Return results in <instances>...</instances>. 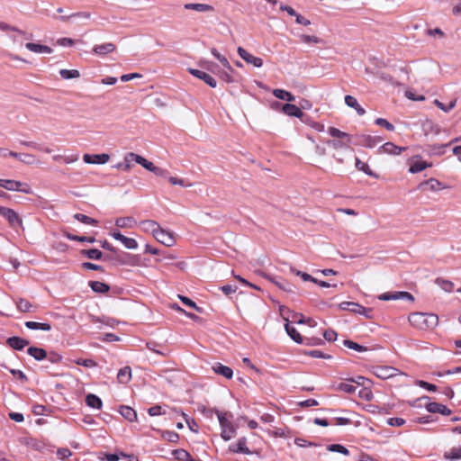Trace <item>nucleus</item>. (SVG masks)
<instances>
[{"label":"nucleus","instance_id":"f8f14e48","mask_svg":"<svg viewBox=\"0 0 461 461\" xmlns=\"http://www.w3.org/2000/svg\"><path fill=\"white\" fill-rule=\"evenodd\" d=\"M398 370L392 366H377L375 368L374 374L381 379H388L396 375Z\"/></svg>","mask_w":461,"mask_h":461},{"label":"nucleus","instance_id":"f03ea898","mask_svg":"<svg viewBox=\"0 0 461 461\" xmlns=\"http://www.w3.org/2000/svg\"><path fill=\"white\" fill-rule=\"evenodd\" d=\"M328 132L333 139L327 140L326 143L333 149H347L350 147L351 136L347 132L335 127H329Z\"/></svg>","mask_w":461,"mask_h":461},{"label":"nucleus","instance_id":"6e6552de","mask_svg":"<svg viewBox=\"0 0 461 461\" xmlns=\"http://www.w3.org/2000/svg\"><path fill=\"white\" fill-rule=\"evenodd\" d=\"M237 52L239 56L247 63L251 64L256 68H261L263 66V59L261 58L253 56L242 47H239L237 49Z\"/></svg>","mask_w":461,"mask_h":461},{"label":"nucleus","instance_id":"5fc2aeb1","mask_svg":"<svg viewBox=\"0 0 461 461\" xmlns=\"http://www.w3.org/2000/svg\"><path fill=\"white\" fill-rule=\"evenodd\" d=\"M344 346L350 348V349H354L357 352H364V351H366V348L362 346V345H359L352 340H348V339H346L344 340L343 342Z\"/></svg>","mask_w":461,"mask_h":461},{"label":"nucleus","instance_id":"0eeeda50","mask_svg":"<svg viewBox=\"0 0 461 461\" xmlns=\"http://www.w3.org/2000/svg\"><path fill=\"white\" fill-rule=\"evenodd\" d=\"M339 308L343 311H349V312H355V313H357L360 315H364L367 318L371 317L370 313H371L372 310L367 309L357 303L342 302L339 303Z\"/></svg>","mask_w":461,"mask_h":461},{"label":"nucleus","instance_id":"9b49d317","mask_svg":"<svg viewBox=\"0 0 461 461\" xmlns=\"http://www.w3.org/2000/svg\"><path fill=\"white\" fill-rule=\"evenodd\" d=\"M111 235L114 240L122 242L128 249H135L138 248V242L132 238L125 237L119 231H113Z\"/></svg>","mask_w":461,"mask_h":461},{"label":"nucleus","instance_id":"680f3d73","mask_svg":"<svg viewBox=\"0 0 461 461\" xmlns=\"http://www.w3.org/2000/svg\"><path fill=\"white\" fill-rule=\"evenodd\" d=\"M375 122L376 125L384 127L389 131H394V126L384 118H377Z\"/></svg>","mask_w":461,"mask_h":461},{"label":"nucleus","instance_id":"a878e982","mask_svg":"<svg viewBox=\"0 0 461 461\" xmlns=\"http://www.w3.org/2000/svg\"><path fill=\"white\" fill-rule=\"evenodd\" d=\"M128 158H134V161L136 163L141 165L144 168H146L147 170H149L150 172H153L156 167V166L152 162L147 160L145 158H143L140 155H138V154L137 155H129Z\"/></svg>","mask_w":461,"mask_h":461},{"label":"nucleus","instance_id":"052dcab7","mask_svg":"<svg viewBox=\"0 0 461 461\" xmlns=\"http://www.w3.org/2000/svg\"><path fill=\"white\" fill-rule=\"evenodd\" d=\"M328 449L332 452H339L345 456L349 454L348 450L342 445L339 444H332L328 447Z\"/></svg>","mask_w":461,"mask_h":461},{"label":"nucleus","instance_id":"bb28decb","mask_svg":"<svg viewBox=\"0 0 461 461\" xmlns=\"http://www.w3.org/2000/svg\"><path fill=\"white\" fill-rule=\"evenodd\" d=\"M117 379L121 384H128L131 379V369L130 366L121 368L117 374Z\"/></svg>","mask_w":461,"mask_h":461},{"label":"nucleus","instance_id":"2eb2a0df","mask_svg":"<svg viewBox=\"0 0 461 461\" xmlns=\"http://www.w3.org/2000/svg\"><path fill=\"white\" fill-rule=\"evenodd\" d=\"M25 48L34 53L38 54H50L52 53V49L49 46L39 44V43H33V42H28L25 44Z\"/></svg>","mask_w":461,"mask_h":461},{"label":"nucleus","instance_id":"13d9d810","mask_svg":"<svg viewBox=\"0 0 461 461\" xmlns=\"http://www.w3.org/2000/svg\"><path fill=\"white\" fill-rule=\"evenodd\" d=\"M74 218L85 224H96L97 221L82 213H76Z\"/></svg>","mask_w":461,"mask_h":461},{"label":"nucleus","instance_id":"a211bd4d","mask_svg":"<svg viewBox=\"0 0 461 461\" xmlns=\"http://www.w3.org/2000/svg\"><path fill=\"white\" fill-rule=\"evenodd\" d=\"M419 187L420 189L427 187L429 190H430L432 192H436V191H439V190L443 189L445 186L438 180H437L435 178H429V180L420 183Z\"/></svg>","mask_w":461,"mask_h":461},{"label":"nucleus","instance_id":"ddd939ff","mask_svg":"<svg viewBox=\"0 0 461 461\" xmlns=\"http://www.w3.org/2000/svg\"><path fill=\"white\" fill-rule=\"evenodd\" d=\"M116 47L112 42H106L100 45H95L93 48V52L98 56H104L115 50Z\"/></svg>","mask_w":461,"mask_h":461},{"label":"nucleus","instance_id":"a18cd8bd","mask_svg":"<svg viewBox=\"0 0 461 461\" xmlns=\"http://www.w3.org/2000/svg\"><path fill=\"white\" fill-rule=\"evenodd\" d=\"M212 54L221 63V65L229 71H233L228 59L222 56L216 49H212Z\"/></svg>","mask_w":461,"mask_h":461},{"label":"nucleus","instance_id":"ea45409f","mask_svg":"<svg viewBox=\"0 0 461 461\" xmlns=\"http://www.w3.org/2000/svg\"><path fill=\"white\" fill-rule=\"evenodd\" d=\"M444 458L449 461L461 459V447H452L444 453Z\"/></svg>","mask_w":461,"mask_h":461},{"label":"nucleus","instance_id":"aec40b11","mask_svg":"<svg viewBox=\"0 0 461 461\" xmlns=\"http://www.w3.org/2000/svg\"><path fill=\"white\" fill-rule=\"evenodd\" d=\"M345 104L350 107L356 110L357 113L359 116H362L366 113L365 109L358 104L357 98H355L352 95H346L345 96Z\"/></svg>","mask_w":461,"mask_h":461},{"label":"nucleus","instance_id":"774afa93","mask_svg":"<svg viewBox=\"0 0 461 461\" xmlns=\"http://www.w3.org/2000/svg\"><path fill=\"white\" fill-rule=\"evenodd\" d=\"M57 455L60 459H66L71 456L72 452L68 448L62 447L57 450Z\"/></svg>","mask_w":461,"mask_h":461},{"label":"nucleus","instance_id":"423d86ee","mask_svg":"<svg viewBox=\"0 0 461 461\" xmlns=\"http://www.w3.org/2000/svg\"><path fill=\"white\" fill-rule=\"evenodd\" d=\"M159 243L172 247L176 244L175 234L167 230H165L159 226L158 230L154 233L153 236Z\"/></svg>","mask_w":461,"mask_h":461},{"label":"nucleus","instance_id":"6e6d98bb","mask_svg":"<svg viewBox=\"0 0 461 461\" xmlns=\"http://www.w3.org/2000/svg\"><path fill=\"white\" fill-rule=\"evenodd\" d=\"M66 237L70 240H77L80 242H89L94 243L95 241V239L93 237H85V236H77L70 233H67Z\"/></svg>","mask_w":461,"mask_h":461},{"label":"nucleus","instance_id":"a19ab883","mask_svg":"<svg viewBox=\"0 0 461 461\" xmlns=\"http://www.w3.org/2000/svg\"><path fill=\"white\" fill-rule=\"evenodd\" d=\"M25 327L30 330H41L45 331H49L51 330V326L49 323H41L32 321H26Z\"/></svg>","mask_w":461,"mask_h":461},{"label":"nucleus","instance_id":"f257e3e1","mask_svg":"<svg viewBox=\"0 0 461 461\" xmlns=\"http://www.w3.org/2000/svg\"><path fill=\"white\" fill-rule=\"evenodd\" d=\"M410 323L419 330H432L438 324V317L433 313L413 312L409 316Z\"/></svg>","mask_w":461,"mask_h":461},{"label":"nucleus","instance_id":"7ed1b4c3","mask_svg":"<svg viewBox=\"0 0 461 461\" xmlns=\"http://www.w3.org/2000/svg\"><path fill=\"white\" fill-rule=\"evenodd\" d=\"M217 418L219 420V423L221 429V436L225 440L228 441L231 439L236 434V429L232 425L230 418H232L231 414L227 412H221L220 411H216Z\"/></svg>","mask_w":461,"mask_h":461},{"label":"nucleus","instance_id":"5701e85b","mask_svg":"<svg viewBox=\"0 0 461 461\" xmlns=\"http://www.w3.org/2000/svg\"><path fill=\"white\" fill-rule=\"evenodd\" d=\"M184 8L201 13L212 12L214 10L212 5L207 4H185Z\"/></svg>","mask_w":461,"mask_h":461},{"label":"nucleus","instance_id":"e433bc0d","mask_svg":"<svg viewBox=\"0 0 461 461\" xmlns=\"http://www.w3.org/2000/svg\"><path fill=\"white\" fill-rule=\"evenodd\" d=\"M27 352L30 356H32V357L39 361L47 357V352L41 348L30 347L27 349Z\"/></svg>","mask_w":461,"mask_h":461},{"label":"nucleus","instance_id":"c756f323","mask_svg":"<svg viewBox=\"0 0 461 461\" xmlns=\"http://www.w3.org/2000/svg\"><path fill=\"white\" fill-rule=\"evenodd\" d=\"M355 166L357 170L364 172L367 176L378 178V175L374 173L370 167L366 163L361 161L358 158H355Z\"/></svg>","mask_w":461,"mask_h":461},{"label":"nucleus","instance_id":"72a5a7b5","mask_svg":"<svg viewBox=\"0 0 461 461\" xmlns=\"http://www.w3.org/2000/svg\"><path fill=\"white\" fill-rule=\"evenodd\" d=\"M129 155H137L134 152L126 153L123 158V162L117 163L113 166L114 168L122 169L124 171H129L131 168V162L134 161V158H128Z\"/></svg>","mask_w":461,"mask_h":461},{"label":"nucleus","instance_id":"4be33fe9","mask_svg":"<svg viewBox=\"0 0 461 461\" xmlns=\"http://www.w3.org/2000/svg\"><path fill=\"white\" fill-rule=\"evenodd\" d=\"M263 276L266 277L267 279H268L269 281H271L272 283H274L280 289H283V290H285L286 292H290V293L294 292V286L287 281H285V280L277 281L276 278L271 277L266 274H263Z\"/></svg>","mask_w":461,"mask_h":461},{"label":"nucleus","instance_id":"473e14b6","mask_svg":"<svg viewBox=\"0 0 461 461\" xmlns=\"http://www.w3.org/2000/svg\"><path fill=\"white\" fill-rule=\"evenodd\" d=\"M86 403L87 406L100 410L103 406L102 400L95 394L89 393L86 397Z\"/></svg>","mask_w":461,"mask_h":461},{"label":"nucleus","instance_id":"e2e57ef3","mask_svg":"<svg viewBox=\"0 0 461 461\" xmlns=\"http://www.w3.org/2000/svg\"><path fill=\"white\" fill-rule=\"evenodd\" d=\"M300 38H301V41L304 43L318 44V43L321 42V40L320 38L313 36V35H302Z\"/></svg>","mask_w":461,"mask_h":461},{"label":"nucleus","instance_id":"de8ad7c7","mask_svg":"<svg viewBox=\"0 0 461 461\" xmlns=\"http://www.w3.org/2000/svg\"><path fill=\"white\" fill-rule=\"evenodd\" d=\"M16 306L18 308L19 311H21L22 312H30L32 311V304L25 300V299H19L17 302H16Z\"/></svg>","mask_w":461,"mask_h":461},{"label":"nucleus","instance_id":"39448f33","mask_svg":"<svg viewBox=\"0 0 461 461\" xmlns=\"http://www.w3.org/2000/svg\"><path fill=\"white\" fill-rule=\"evenodd\" d=\"M0 215L8 221L11 227L19 226L23 228L22 218L13 209L0 206Z\"/></svg>","mask_w":461,"mask_h":461},{"label":"nucleus","instance_id":"4c0bfd02","mask_svg":"<svg viewBox=\"0 0 461 461\" xmlns=\"http://www.w3.org/2000/svg\"><path fill=\"white\" fill-rule=\"evenodd\" d=\"M429 167H431V164H429L426 161H422V160L414 161L411 165V167L409 168V172L411 174H416V173L421 172L422 170H424Z\"/></svg>","mask_w":461,"mask_h":461},{"label":"nucleus","instance_id":"1a4fd4ad","mask_svg":"<svg viewBox=\"0 0 461 461\" xmlns=\"http://www.w3.org/2000/svg\"><path fill=\"white\" fill-rule=\"evenodd\" d=\"M110 159V156L105 153L102 154H85L83 156V160L86 164H99L104 165L106 164Z\"/></svg>","mask_w":461,"mask_h":461},{"label":"nucleus","instance_id":"c9c22d12","mask_svg":"<svg viewBox=\"0 0 461 461\" xmlns=\"http://www.w3.org/2000/svg\"><path fill=\"white\" fill-rule=\"evenodd\" d=\"M272 94L275 97L280 100H286L288 102H294L295 100V96L294 95L284 89H274Z\"/></svg>","mask_w":461,"mask_h":461},{"label":"nucleus","instance_id":"69168bd1","mask_svg":"<svg viewBox=\"0 0 461 461\" xmlns=\"http://www.w3.org/2000/svg\"><path fill=\"white\" fill-rule=\"evenodd\" d=\"M75 363L79 366H83L86 367H95L96 366V363L92 359H82L78 358L75 360Z\"/></svg>","mask_w":461,"mask_h":461},{"label":"nucleus","instance_id":"7c9ffc66","mask_svg":"<svg viewBox=\"0 0 461 461\" xmlns=\"http://www.w3.org/2000/svg\"><path fill=\"white\" fill-rule=\"evenodd\" d=\"M8 345L16 350H22L29 342L19 337H12L7 339Z\"/></svg>","mask_w":461,"mask_h":461},{"label":"nucleus","instance_id":"0e129e2a","mask_svg":"<svg viewBox=\"0 0 461 461\" xmlns=\"http://www.w3.org/2000/svg\"><path fill=\"white\" fill-rule=\"evenodd\" d=\"M416 384L419 385L421 388H424L430 392H435L437 390V386L435 384H429L428 382H425L423 380H419L416 382Z\"/></svg>","mask_w":461,"mask_h":461},{"label":"nucleus","instance_id":"3c124183","mask_svg":"<svg viewBox=\"0 0 461 461\" xmlns=\"http://www.w3.org/2000/svg\"><path fill=\"white\" fill-rule=\"evenodd\" d=\"M393 300H408L410 302L414 301V297L409 292L396 291L393 292Z\"/></svg>","mask_w":461,"mask_h":461},{"label":"nucleus","instance_id":"f3484780","mask_svg":"<svg viewBox=\"0 0 461 461\" xmlns=\"http://www.w3.org/2000/svg\"><path fill=\"white\" fill-rule=\"evenodd\" d=\"M212 370L215 374L222 375L227 379H230L233 376L232 369L227 366L221 364V363H215L212 366Z\"/></svg>","mask_w":461,"mask_h":461},{"label":"nucleus","instance_id":"393cba45","mask_svg":"<svg viewBox=\"0 0 461 461\" xmlns=\"http://www.w3.org/2000/svg\"><path fill=\"white\" fill-rule=\"evenodd\" d=\"M121 415L125 418L130 422H133L137 420V413L136 411L131 408L130 406L122 405L119 410Z\"/></svg>","mask_w":461,"mask_h":461},{"label":"nucleus","instance_id":"dca6fc26","mask_svg":"<svg viewBox=\"0 0 461 461\" xmlns=\"http://www.w3.org/2000/svg\"><path fill=\"white\" fill-rule=\"evenodd\" d=\"M426 410L431 413H440L442 415H449L451 413L450 409L446 405L438 402H429L426 405Z\"/></svg>","mask_w":461,"mask_h":461},{"label":"nucleus","instance_id":"c85d7f7f","mask_svg":"<svg viewBox=\"0 0 461 461\" xmlns=\"http://www.w3.org/2000/svg\"><path fill=\"white\" fill-rule=\"evenodd\" d=\"M285 321L286 322H285V328L286 333L295 342L302 343L303 339H302V336L300 335V333L296 330V329L294 327H293L290 324L288 319H285Z\"/></svg>","mask_w":461,"mask_h":461},{"label":"nucleus","instance_id":"8fccbe9b","mask_svg":"<svg viewBox=\"0 0 461 461\" xmlns=\"http://www.w3.org/2000/svg\"><path fill=\"white\" fill-rule=\"evenodd\" d=\"M434 104L439 108L440 110H442L443 112L445 113H448L450 110H452L456 104V100H452L448 104H443L442 102H440L439 100L438 99H435L434 100Z\"/></svg>","mask_w":461,"mask_h":461},{"label":"nucleus","instance_id":"4468645a","mask_svg":"<svg viewBox=\"0 0 461 461\" xmlns=\"http://www.w3.org/2000/svg\"><path fill=\"white\" fill-rule=\"evenodd\" d=\"M282 112L291 117H296V118H303V111L296 106L295 104H285L282 106Z\"/></svg>","mask_w":461,"mask_h":461},{"label":"nucleus","instance_id":"09e8293b","mask_svg":"<svg viewBox=\"0 0 461 461\" xmlns=\"http://www.w3.org/2000/svg\"><path fill=\"white\" fill-rule=\"evenodd\" d=\"M59 74L63 79H72L80 77V73L77 69H61Z\"/></svg>","mask_w":461,"mask_h":461},{"label":"nucleus","instance_id":"f704fd0d","mask_svg":"<svg viewBox=\"0 0 461 461\" xmlns=\"http://www.w3.org/2000/svg\"><path fill=\"white\" fill-rule=\"evenodd\" d=\"M52 159L56 162H63L66 164H71L78 160V155L77 154H71V155H53Z\"/></svg>","mask_w":461,"mask_h":461},{"label":"nucleus","instance_id":"864d4df0","mask_svg":"<svg viewBox=\"0 0 461 461\" xmlns=\"http://www.w3.org/2000/svg\"><path fill=\"white\" fill-rule=\"evenodd\" d=\"M290 272L300 276L303 281L307 282V281H310V282H317V279L312 277L311 275L307 274V273H304V272H302L300 270H296L295 268L294 267H290Z\"/></svg>","mask_w":461,"mask_h":461},{"label":"nucleus","instance_id":"338daca9","mask_svg":"<svg viewBox=\"0 0 461 461\" xmlns=\"http://www.w3.org/2000/svg\"><path fill=\"white\" fill-rule=\"evenodd\" d=\"M386 422L390 426L401 427L405 423V420L402 418H389Z\"/></svg>","mask_w":461,"mask_h":461},{"label":"nucleus","instance_id":"6ab92c4d","mask_svg":"<svg viewBox=\"0 0 461 461\" xmlns=\"http://www.w3.org/2000/svg\"><path fill=\"white\" fill-rule=\"evenodd\" d=\"M159 224L153 220H144L140 222V227L141 230L145 232H150L153 236L154 233L158 230Z\"/></svg>","mask_w":461,"mask_h":461},{"label":"nucleus","instance_id":"79ce46f5","mask_svg":"<svg viewBox=\"0 0 461 461\" xmlns=\"http://www.w3.org/2000/svg\"><path fill=\"white\" fill-rule=\"evenodd\" d=\"M18 159L25 165L40 164V161L36 158V157L29 153H20Z\"/></svg>","mask_w":461,"mask_h":461},{"label":"nucleus","instance_id":"412c9836","mask_svg":"<svg viewBox=\"0 0 461 461\" xmlns=\"http://www.w3.org/2000/svg\"><path fill=\"white\" fill-rule=\"evenodd\" d=\"M404 149L405 148L398 147L392 142H386L380 147L379 151L392 155H399Z\"/></svg>","mask_w":461,"mask_h":461},{"label":"nucleus","instance_id":"9d476101","mask_svg":"<svg viewBox=\"0 0 461 461\" xmlns=\"http://www.w3.org/2000/svg\"><path fill=\"white\" fill-rule=\"evenodd\" d=\"M188 71L194 77L203 80L209 86H211L212 88H215L217 86L216 80L212 76L207 74L206 72H203L202 70L195 69V68H188Z\"/></svg>","mask_w":461,"mask_h":461},{"label":"nucleus","instance_id":"b1692460","mask_svg":"<svg viewBox=\"0 0 461 461\" xmlns=\"http://www.w3.org/2000/svg\"><path fill=\"white\" fill-rule=\"evenodd\" d=\"M136 224V220L131 216L121 217L115 221V225L121 229L133 228Z\"/></svg>","mask_w":461,"mask_h":461},{"label":"nucleus","instance_id":"58836bf2","mask_svg":"<svg viewBox=\"0 0 461 461\" xmlns=\"http://www.w3.org/2000/svg\"><path fill=\"white\" fill-rule=\"evenodd\" d=\"M381 141H382V140L376 136L364 135L362 137V144L365 147L370 148V149L375 147Z\"/></svg>","mask_w":461,"mask_h":461},{"label":"nucleus","instance_id":"c03bdc74","mask_svg":"<svg viewBox=\"0 0 461 461\" xmlns=\"http://www.w3.org/2000/svg\"><path fill=\"white\" fill-rule=\"evenodd\" d=\"M82 255L86 256V258L90 259L98 260L101 259L103 253L101 250L96 249H83L81 251Z\"/></svg>","mask_w":461,"mask_h":461},{"label":"nucleus","instance_id":"20e7f679","mask_svg":"<svg viewBox=\"0 0 461 461\" xmlns=\"http://www.w3.org/2000/svg\"><path fill=\"white\" fill-rule=\"evenodd\" d=\"M0 187L8 191H16L23 194H32V190L27 183L12 180V179H0Z\"/></svg>","mask_w":461,"mask_h":461},{"label":"nucleus","instance_id":"49530a36","mask_svg":"<svg viewBox=\"0 0 461 461\" xmlns=\"http://www.w3.org/2000/svg\"><path fill=\"white\" fill-rule=\"evenodd\" d=\"M435 283L445 292L450 293L454 289V284L451 281L443 278H437Z\"/></svg>","mask_w":461,"mask_h":461},{"label":"nucleus","instance_id":"4d7b16f0","mask_svg":"<svg viewBox=\"0 0 461 461\" xmlns=\"http://www.w3.org/2000/svg\"><path fill=\"white\" fill-rule=\"evenodd\" d=\"M338 389L342 392H345L347 393H355L357 387L354 384H352V383L349 381V382L340 383L338 385Z\"/></svg>","mask_w":461,"mask_h":461},{"label":"nucleus","instance_id":"2f4dec72","mask_svg":"<svg viewBox=\"0 0 461 461\" xmlns=\"http://www.w3.org/2000/svg\"><path fill=\"white\" fill-rule=\"evenodd\" d=\"M89 286L97 294H106L110 290V286L107 284L100 281H90Z\"/></svg>","mask_w":461,"mask_h":461},{"label":"nucleus","instance_id":"603ef678","mask_svg":"<svg viewBox=\"0 0 461 461\" xmlns=\"http://www.w3.org/2000/svg\"><path fill=\"white\" fill-rule=\"evenodd\" d=\"M0 31H3V32L13 31V32H18L19 34H21L23 36H25L26 39H30V37L27 36L25 32L18 29L17 27L11 26L8 23H4V22H0Z\"/></svg>","mask_w":461,"mask_h":461},{"label":"nucleus","instance_id":"bf43d9fd","mask_svg":"<svg viewBox=\"0 0 461 461\" xmlns=\"http://www.w3.org/2000/svg\"><path fill=\"white\" fill-rule=\"evenodd\" d=\"M175 457L178 460L184 461V460H189L191 459L190 454L185 451V449H176L173 452Z\"/></svg>","mask_w":461,"mask_h":461},{"label":"nucleus","instance_id":"cd10ccee","mask_svg":"<svg viewBox=\"0 0 461 461\" xmlns=\"http://www.w3.org/2000/svg\"><path fill=\"white\" fill-rule=\"evenodd\" d=\"M230 451L234 452V453H244V454L251 453V451L246 446L245 438H240L238 440V442L235 445H231L230 447Z\"/></svg>","mask_w":461,"mask_h":461},{"label":"nucleus","instance_id":"37998d69","mask_svg":"<svg viewBox=\"0 0 461 461\" xmlns=\"http://www.w3.org/2000/svg\"><path fill=\"white\" fill-rule=\"evenodd\" d=\"M91 14L88 12H78L73 13L69 15H63L59 17L61 22H68L71 18H81V19H90Z\"/></svg>","mask_w":461,"mask_h":461}]
</instances>
